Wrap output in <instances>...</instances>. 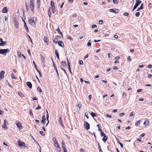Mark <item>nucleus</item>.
<instances>
[{"label":"nucleus","instance_id":"603ef678","mask_svg":"<svg viewBox=\"0 0 152 152\" xmlns=\"http://www.w3.org/2000/svg\"><path fill=\"white\" fill-rule=\"evenodd\" d=\"M127 59L128 61H132L131 59V57L130 56H129L127 57Z\"/></svg>","mask_w":152,"mask_h":152},{"label":"nucleus","instance_id":"79ce46f5","mask_svg":"<svg viewBox=\"0 0 152 152\" xmlns=\"http://www.w3.org/2000/svg\"><path fill=\"white\" fill-rule=\"evenodd\" d=\"M100 131H101V137H102L105 135V134L102 131V130Z\"/></svg>","mask_w":152,"mask_h":152},{"label":"nucleus","instance_id":"f257e3e1","mask_svg":"<svg viewBox=\"0 0 152 152\" xmlns=\"http://www.w3.org/2000/svg\"><path fill=\"white\" fill-rule=\"evenodd\" d=\"M28 23L29 24L33 26H34L35 25V23L34 21L33 17H31L30 18H29Z\"/></svg>","mask_w":152,"mask_h":152},{"label":"nucleus","instance_id":"473e14b6","mask_svg":"<svg viewBox=\"0 0 152 152\" xmlns=\"http://www.w3.org/2000/svg\"><path fill=\"white\" fill-rule=\"evenodd\" d=\"M98 147L99 151V152H103L102 151L101 149V147L99 143H98Z\"/></svg>","mask_w":152,"mask_h":152},{"label":"nucleus","instance_id":"f8f14e48","mask_svg":"<svg viewBox=\"0 0 152 152\" xmlns=\"http://www.w3.org/2000/svg\"><path fill=\"white\" fill-rule=\"evenodd\" d=\"M7 123V122L6 120H4V124L2 126V127L6 129H7L8 128L6 126V124Z\"/></svg>","mask_w":152,"mask_h":152},{"label":"nucleus","instance_id":"4468645a","mask_svg":"<svg viewBox=\"0 0 152 152\" xmlns=\"http://www.w3.org/2000/svg\"><path fill=\"white\" fill-rule=\"evenodd\" d=\"M58 124H59L61 125L62 127H63V125L62 123V120L61 119V117L60 116L59 118V121H58Z\"/></svg>","mask_w":152,"mask_h":152},{"label":"nucleus","instance_id":"338daca9","mask_svg":"<svg viewBox=\"0 0 152 152\" xmlns=\"http://www.w3.org/2000/svg\"><path fill=\"white\" fill-rule=\"evenodd\" d=\"M145 135V134L144 133H142L141 134L140 136V137H143Z\"/></svg>","mask_w":152,"mask_h":152},{"label":"nucleus","instance_id":"1a4fd4ad","mask_svg":"<svg viewBox=\"0 0 152 152\" xmlns=\"http://www.w3.org/2000/svg\"><path fill=\"white\" fill-rule=\"evenodd\" d=\"M58 45L61 47H64V44L63 42L61 41H60L58 42Z\"/></svg>","mask_w":152,"mask_h":152},{"label":"nucleus","instance_id":"a19ab883","mask_svg":"<svg viewBox=\"0 0 152 152\" xmlns=\"http://www.w3.org/2000/svg\"><path fill=\"white\" fill-rule=\"evenodd\" d=\"M50 4L51 7L55 6L54 2L52 1H51Z\"/></svg>","mask_w":152,"mask_h":152},{"label":"nucleus","instance_id":"bf43d9fd","mask_svg":"<svg viewBox=\"0 0 152 152\" xmlns=\"http://www.w3.org/2000/svg\"><path fill=\"white\" fill-rule=\"evenodd\" d=\"M124 15L125 16H128L129 15V14L127 12H125L124 14Z\"/></svg>","mask_w":152,"mask_h":152},{"label":"nucleus","instance_id":"6ab92c4d","mask_svg":"<svg viewBox=\"0 0 152 152\" xmlns=\"http://www.w3.org/2000/svg\"><path fill=\"white\" fill-rule=\"evenodd\" d=\"M24 27L25 28L26 30V31L28 32H29V30L27 26L26 25V23L25 21H24Z\"/></svg>","mask_w":152,"mask_h":152},{"label":"nucleus","instance_id":"09e8293b","mask_svg":"<svg viewBox=\"0 0 152 152\" xmlns=\"http://www.w3.org/2000/svg\"><path fill=\"white\" fill-rule=\"evenodd\" d=\"M77 106L79 108H80L81 107L82 105L80 103H79L77 105Z\"/></svg>","mask_w":152,"mask_h":152},{"label":"nucleus","instance_id":"49530a36","mask_svg":"<svg viewBox=\"0 0 152 152\" xmlns=\"http://www.w3.org/2000/svg\"><path fill=\"white\" fill-rule=\"evenodd\" d=\"M100 126L101 125L100 124H98L97 125V127L99 129L98 130H99V131H100L101 130V129H100Z\"/></svg>","mask_w":152,"mask_h":152},{"label":"nucleus","instance_id":"3c124183","mask_svg":"<svg viewBox=\"0 0 152 152\" xmlns=\"http://www.w3.org/2000/svg\"><path fill=\"white\" fill-rule=\"evenodd\" d=\"M58 39L56 38L55 39H54L53 40V42L54 43H56L57 42H58Z\"/></svg>","mask_w":152,"mask_h":152},{"label":"nucleus","instance_id":"6e6d98bb","mask_svg":"<svg viewBox=\"0 0 152 152\" xmlns=\"http://www.w3.org/2000/svg\"><path fill=\"white\" fill-rule=\"evenodd\" d=\"M51 15V13L50 12V9H49V10L48 11V15L49 17H50Z\"/></svg>","mask_w":152,"mask_h":152},{"label":"nucleus","instance_id":"f704fd0d","mask_svg":"<svg viewBox=\"0 0 152 152\" xmlns=\"http://www.w3.org/2000/svg\"><path fill=\"white\" fill-rule=\"evenodd\" d=\"M18 95L21 97H24V95L23 94L20 92H18Z\"/></svg>","mask_w":152,"mask_h":152},{"label":"nucleus","instance_id":"0e129e2a","mask_svg":"<svg viewBox=\"0 0 152 152\" xmlns=\"http://www.w3.org/2000/svg\"><path fill=\"white\" fill-rule=\"evenodd\" d=\"M46 116L47 119V121H48L49 117L48 113V114H47Z\"/></svg>","mask_w":152,"mask_h":152},{"label":"nucleus","instance_id":"72a5a7b5","mask_svg":"<svg viewBox=\"0 0 152 152\" xmlns=\"http://www.w3.org/2000/svg\"><path fill=\"white\" fill-rule=\"evenodd\" d=\"M15 27L17 28H18V23L17 22H15Z\"/></svg>","mask_w":152,"mask_h":152},{"label":"nucleus","instance_id":"c85d7f7f","mask_svg":"<svg viewBox=\"0 0 152 152\" xmlns=\"http://www.w3.org/2000/svg\"><path fill=\"white\" fill-rule=\"evenodd\" d=\"M40 0H37V8L39 7L40 5Z\"/></svg>","mask_w":152,"mask_h":152},{"label":"nucleus","instance_id":"f3484780","mask_svg":"<svg viewBox=\"0 0 152 152\" xmlns=\"http://www.w3.org/2000/svg\"><path fill=\"white\" fill-rule=\"evenodd\" d=\"M46 120V118L45 115H43L42 116V120L41 121V123H42L43 124H45V121Z\"/></svg>","mask_w":152,"mask_h":152},{"label":"nucleus","instance_id":"0eeeda50","mask_svg":"<svg viewBox=\"0 0 152 152\" xmlns=\"http://www.w3.org/2000/svg\"><path fill=\"white\" fill-rule=\"evenodd\" d=\"M141 3V1L139 0H136L135 5L134 7L137 8L138 6Z\"/></svg>","mask_w":152,"mask_h":152},{"label":"nucleus","instance_id":"2f4dec72","mask_svg":"<svg viewBox=\"0 0 152 152\" xmlns=\"http://www.w3.org/2000/svg\"><path fill=\"white\" fill-rule=\"evenodd\" d=\"M91 116L93 117H96V114L94 113L91 112Z\"/></svg>","mask_w":152,"mask_h":152},{"label":"nucleus","instance_id":"ea45409f","mask_svg":"<svg viewBox=\"0 0 152 152\" xmlns=\"http://www.w3.org/2000/svg\"><path fill=\"white\" fill-rule=\"evenodd\" d=\"M67 39H69L71 40H73L71 36L68 35L67 36Z\"/></svg>","mask_w":152,"mask_h":152},{"label":"nucleus","instance_id":"5fc2aeb1","mask_svg":"<svg viewBox=\"0 0 152 152\" xmlns=\"http://www.w3.org/2000/svg\"><path fill=\"white\" fill-rule=\"evenodd\" d=\"M79 62L80 64L81 65H83V61L81 60H80L79 61Z\"/></svg>","mask_w":152,"mask_h":152},{"label":"nucleus","instance_id":"c03bdc74","mask_svg":"<svg viewBox=\"0 0 152 152\" xmlns=\"http://www.w3.org/2000/svg\"><path fill=\"white\" fill-rule=\"evenodd\" d=\"M103 23V20H100L99 21V24H102Z\"/></svg>","mask_w":152,"mask_h":152},{"label":"nucleus","instance_id":"f03ea898","mask_svg":"<svg viewBox=\"0 0 152 152\" xmlns=\"http://www.w3.org/2000/svg\"><path fill=\"white\" fill-rule=\"evenodd\" d=\"M10 50L8 49H0V54H4L8 53Z\"/></svg>","mask_w":152,"mask_h":152},{"label":"nucleus","instance_id":"de8ad7c7","mask_svg":"<svg viewBox=\"0 0 152 152\" xmlns=\"http://www.w3.org/2000/svg\"><path fill=\"white\" fill-rule=\"evenodd\" d=\"M29 113L30 115L31 116H33V114L32 112V110L31 109H30L29 110Z\"/></svg>","mask_w":152,"mask_h":152},{"label":"nucleus","instance_id":"9b49d317","mask_svg":"<svg viewBox=\"0 0 152 152\" xmlns=\"http://www.w3.org/2000/svg\"><path fill=\"white\" fill-rule=\"evenodd\" d=\"M4 72L2 71L0 73V78L3 79L4 77Z\"/></svg>","mask_w":152,"mask_h":152},{"label":"nucleus","instance_id":"bb28decb","mask_svg":"<svg viewBox=\"0 0 152 152\" xmlns=\"http://www.w3.org/2000/svg\"><path fill=\"white\" fill-rule=\"evenodd\" d=\"M7 43L6 42L2 41L1 43H0V45L1 46H4L5 44Z\"/></svg>","mask_w":152,"mask_h":152},{"label":"nucleus","instance_id":"4c0bfd02","mask_svg":"<svg viewBox=\"0 0 152 152\" xmlns=\"http://www.w3.org/2000/svg\"><path fill=\"white\" fill-rule=\"evenodd\" d=\"M25 5L26 7V8L27 10V11H28L29 10V7L27 5V4L26 3L25 4Z\"/></svg>","mask_w":152,"mask_h":152},{"label":"nucleus","instance_id":"58836bf2","mask_svg":"<svg viewBox=\"0 0 152 152\" xmlns=\"http://www.w3.org/2000/svg\"><path fill=\"white\" fill-rule=\"evenodd\" d=\"M61 145L62 147L66 146V145L65 144V142H64L63 140H62V141Z\"/></svg>","mask_w":152,"mask_h":152},{"label":"nucleus","instance_id":"4be33fe9","mask_svg":"<svg viewBox=\"0 0 152 152\" xmlns=\"http://www.w3.org/2000/svg\"><path fill=\"white\" fill-rule=\"evenodd\" d=\"M40 56L42 58V61L43 63V64H44L45 63V58L44 57L43 55H40Z\"/></svg>","mask_w":152,"mask_h":152},{"label":"nucleus","instance_id":"052dcab7","mask_svg":"<svg viewBox=\"0 0 152 152\" xmlns=\"http://www.w3.org/2000/svg\"><path fill=\"white\" fill-rule=\"evenodd\" d=\"M67 64H68V67H70V63L69 62V61L68 59V58H67Z\"/></svg>","mask_w":152,"mask_h":152},{"label":"nucleus","instance_id":"37998d69","mask_svg":"<svg viewBox=\"0 0 152 152\" xmlns=\"http://www.w3.org/2000/svg\"><path fill=\"white\" fill-rule=\"evenodd\" d=\"M140 15V13L139 12H137L135 15L137 17H138Z\"/></svg>","mask_w":152,"mask_h":152},{"label":"nucleus","instance_id":"e2e57ef3","mask_svg":"<svg viewBox=\"0 0 152 152\" xmlns=\"http://www.w3.org/2000/svg\"><path fill=\"white\" fill-rule=\"evenodd\" d=\"M11 76H12V79H16V78L14 77V76L13 75V74H11Z\"/></svg>","mask_w":152,"mask_h":152},{"label":"nucleus","instance_id":"7c9ffc66","mask_svg":"<svg viewBox=\"0 0 152 152\" xmlns=\"http://www.w3.org/2000/svg\"><path fill=\"white\" fill-rule=\"evenodd\" d=\"M119 1V0H113V3L114 4H117Z\"/></svg>","mask_w":152,"mask_h":152},{"label":"nucleus","instance_id":"6e6552de","mask_svg":"<svg viewBox=\"0 0 152 152\" xmlns=\"http://www.w3.org/2000/svg\"><path fill=\"white\" fill-rule=\"evenodd\" d=\"M53 141V142L54 143V145L55 146H57L58 145H59L56 140V138L54 137L52 139Z\"/></svg>","mask_w":152,"mask_h":152},{"label":"nucleus","instance_id":"680f3d73","mask_svg":"<svg viewBox=\"0 0 152 152\" xmlns=\"http://www.w3.org/2000/svg\"><path fill=\"white\" fill-rule=\"evenodd\" d=\"M85 115L86 118L88 119L89 118V117L88 116V114L87 113H86Z\"/></svg>","mask_w":152,"mask_h":152},{"label":"nucleus","instance_id":"c9c22d12","mask_svg":"<svg viewBox=\"0 0 152 152\" xmlns=\"http://www.w3.org/2000/svg\"><path fill=\"white\" fill-rule=\"evenodd\" d=\"M57 148V150L58 151H61V148L59 146V145H58L56 147Z\"/></svg>","mask_w":152,"mask_h":152},{"label":"nucleus","instance_id":"aec40b11","mask_svg":"<svg viewBox=\"0 0 152 152\" xmlns=\"http://www.w3.org/2000/svg\"><path fill=\"white\" fill-rule=\"evenodd\" d=\"M107 139V136H106L105 135L103 137L102 139V140L104 142H105L106 141Z\"/></svg>","mask_w":152,"mask_h":152},{"label":"nucleus","instance_id":"13d9d810","mask_svg":"<svg viewBox=\"0 0 152 152\" xmlns=\"http://www.w3.org/2000/svg\"><path fill=\"white\" fill-rule=\"evenodd\" d=\"M85 151L84 150L83 148H81L80 149V152H84Z\"/></svg>","mask_w":152,"mask_h":152},{"label":"nucleus","instance_id":"a18cd8bd","mask_svg":"<svg viewBox=\"0 0 152 152\" xmlns=\"http://www.w3.org/2000/svg\"><path fill=\"white\" fill-rule=\"evenodd\" d=\"M37 90L39 92H41L42 91V90L41 89V88L39 87H37Z\"/></svg>","mask_w":152,"mask_h":152},{"label":"nucleus","instance_id":"39448f33","mask_svg":"<svg viewBox=\"0 0 152 152\" xmlns=\"http://www.w3.org/2000/svg\"><path fill=\"white\" fill-rule=\"evenodd\" d=\"M109 11L110 12L115 13H117L119 12V10L118 9H110L109 10Z\"/></svg>","mask_w":152,"mask_h":152},{"label":"nucleus","instance_id":"cd10ccee","mask_svg":"<svg viewBox=\"0 0 152 152\" xmlns=\"http://www.w3.org/2000/svg\"><path fill=\"white\" fill-rule=\"evenodd\" d=\"M18 55L19 58H20L21 56V52L19 50H18Z\"/></svg>","mask_w":152,"mask_h":152},{"label":"nucleus","instance_id":"393cba45","mask_svg":"<svg viewBox=\"0 0 152 152\" xmlns=\"http://www.w3.org/2000/svg\"><path fill=\"white\" fill-rule=\"evenodd\" d=\"M33 63L34 65V66L35 67V68L36 69V70L37 71V72H39V70L37 68V67L36 65V64H35V62L34 61H33Z\"/></svg>","mask_w":152,"mask_h":152},{"label":"nucleus","instance_id":"a211bd4d","mask_svg":"<svg viewBox=\"0 0 152 152\" xmlns=\"http://www.w3.org/2000/svg\"><path fill=\"white\" fill-rule=\"evenodd\" d=\"M48 39L47 37L45 36L44 37V39H43L44 41L48 45Z\"/></svg>","mask_w":152,"mask_h":152},{"label":"nucleus","instance_id":"20e7f679","mask_svg":"<svg viewBox=\"0 0 152 152\" xmlns=\"http://www.w3.org/2000/svg\"><path fill=\"white\" fill-rule=\"evenodd\" d=\"M15 124L16 126H17V127L20 130L23 129V127L22 126L21 124L20 123L17 122V123L16 122Z\"/></svg>","mask_w":152,"mask_h":152},{"label":"nucleus","instance_id":"412c9836","mask_svg":"<svg viewBox=\"0 0 152 152\" xmlns=\"http://www.w3.org/2000/svg\"><path fill=\"white\" fill-rule=\"evenodd\" d=\"M61 67L62 66V67L65 66H66V62H65L64 61H62L61 63Z\"/></svg>","mask_w":152,"mask_h":152},{"label":"nucleus","instance_id":"a878e982","mask_svg":"<svg viewBox=\"0 0 152 152\" xmlns=\"http://www.w3.org/2000/svg\"><path fill=\"white\" fill-rule=\"evenodd\" d=\"M56 55V56L57 58L58 59H59V55L58 54V53L57 50H56L55 51Z\"/></svg>","mask_w":152,"mask_h":152},{"label":"nucleus","instance_id":"b1692460","mask_svg":"<svg viewBox=\"0 0 152 152\" xmlns=\"http://www.w3.org/2000/svg\"><path fill=\"white\" fill-rule=\"evenodd\" d=\"M143 4H141L140 7L137 9V11H139L140 10L143 9Z\"/></svg>","mask_w":152,"mask_h":152},{"label":"nucleus","instance_id":"423d86ee","mask_svg":"<svg viewBox=\"0 0 152 152\" xmlns=\"http://www.w3.org/2000/svg\"><path fill=\"white\" fill-rule=\"evenodd\" d=\"M84 127L86 130H88L90 129V125L87 122H85Z\"/></svg>","mask_w":152,"mask_h":152},{"label":"nucleus","instance_id":"774afa93","mask_svg":"<svg viewBox=\"0 0 152 152\" xmlns=\"http://www.w3.org/2000/svg\"><path fill=\"white\" fill-rule=\"evenodd\" d=\"M148 67L149 68H150L152 67V65L151 64L149 65L148 66Z\"/></svg>","mask_w":152,"mask_h":152},{"label":"nucleus","instance_id":"5701e85b","mask_svg":"<svg viewBox=\"0 0 152 152\" xmlns=\"http://www.w3.org/2000/svg\"><path fill=\"white\" fill-rule=\"evenodd\" d=\"M51 9L52 10V12L53 13H54L56 12V9L55 7V6H53L51 7Z\"/></svg>","mask_w":152,"mask_h":152},{"label":"nucleus","instance_id":"864d4df0","mask_svg":"<svg viewBox=\"0 0 152 152\" xmlns=\"http://www.w3.org/2000/svg\"><path fill=\"white\" fill-rule=\"evenodd\" d=\"M97 26L96 25L94 24L92 26V28H95L97 27Z\"/></svg>","mask_w":152,"mask_h":152},{"label":"nucleus","instance_id":"8fccbe9b","mask_svg":"<svg viewBox=\"0 0 152 152\" xmlns=\"http://www.w3.org/2000/svg\"><path fill=\"white\" fill-rule=\"evenodd\" d=\"M39 133L42 136H44L45 135V134L42 131H40Z\"/></svg>","mask_w":152,"mask_h":152},{"label":"nucleus","instance_id":"2eb2a0df","mask_svg":"<svg viewBox=\"0 0 152 152\" xmlns=\"http://www.w3.org/2000/svg\"><path fill=\"white\" fill-rule=\"evenodd\" d=\"M26 84L30 88H32V85L31 83L30 82H27L26 83Z\"/></svg>","mask_w":152,"mask_h":152},{"label":"nucleus","instance_id":"4d7b16f0","mask_svg":"<svg viewBox=\"0 0 152 152\" xmlns=\"http://www.w3.org/2000/svg\"><path fill=\"white\" fill-rule=\"evenodd\" d=\"M54 69H55V70L56 71V73H58V70L57 69V67L56 66H54Z\"/></svg>","mask_w":152,"mask_h":152},{"label":"nucleus","instance_id":"ddd939ff","mask_svg":"<svg viewBox=\"0 0 152 152\" xmlns=\"http://www.w3.org/2000/svg\"><path fill=\"white\" fill-rule=\"evenodd\" d=\"M7 9L6 7H4L2 10V12L3 13H6L7 12Z\"/></svg>","mask_w":152,"mask_h":152},{"label":"nucleus","instance_id":"69168bd1","mask_svg":"<svg viewBox=\"0 0 152 152\" xmlns=\"http://www.w3.org/2000/svg\"><path fill=\"white\" fill-rule=\"evenodd\" d=\"M133 115V112H132L130 114L129 116L132 117Z\"/></svg>","mask_w":152,"mask_h":152},{"label":"nucleus","instance_id":"c756f323","mask_svg":"<svg viewBox=\"0 0 152 152\" xmlns=\"http://www.w3.org/2000/svg\"><path fill=\"white\" fill-rule=\"evenodd\" d=\"M140 124V121H137L135 122V125L136 126H137Z\"/></svg>","mask_w":152,"mask_h":152},{"label":"nucleus","instance_id":"e433bc0d","mask_svg":"<svg viewBox=\"0 0 152 152\" xmlns=\"http://www.w3.org/2000/svg\"><path fill=\"white\" fill-rule=\"evenodd\" d=\"M90 42L91 40H88L87 43V45L88 47H90L91 45V43Z\"/></svg>","mask_w":152,"mask_h":152},{"label":"nucleus","instance_id":"7ed1b4c3","mask_svg":"<svg viewBox=\"0 0 152 152\" xmlns=\"http://www.w3.org/2000/svg\"><path fill=\"white\" fill-rule=\"evenodd\" d=\"M18 145L20 147H21L22 146L26 147V146H25V143L24 142L22 141H21L20 140H19L18 141Z\"/></svg>","mask_w":152,"mask_h":152},{"label":"nucleus","instance_id":"dca6fc26","mask_svg":"<svg viewBox=\"0 0 152 152\" xmlns=\"http://www.w3.org/2000/svg\"><path fill=\"white\" fill-rule=\"evenodd\" d=\"M149 124V121L148 119H146L143 124L145 126H147Z\"/></svg>","mask_w":152,"mask_h":152},{"label":"nucleus","instance_id":"9d476101","mask_svg":"<svg viewBox=\"0 0 152 152\" xmlns=\"http://www.w3.org/2000/svg\"><path fill=\"white\" fill-rule=\"evenodd\" d=\"M30 0V7L32 8L34 7V0Z\"/></svg>","mask_w":152,"mask_h":152}]
</instances>
